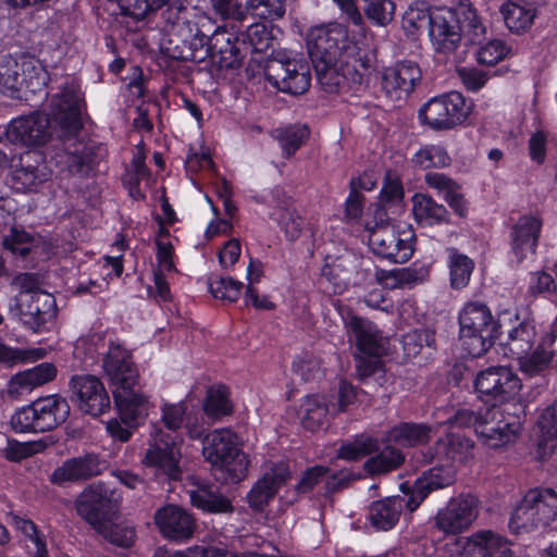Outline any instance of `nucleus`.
Here are the masks:
<instances>
[{
  "instance_id": "obj_29",
  "label": "nucleus",
  "mask_w": 557,
  "mask_h": 557,
  "mask_svg": "<svg viewBox=\"0 0 557 557\" xmlns=\"http://www.w3.org/2000/svg\"><path fill=\"white\" fill-rule=\"evenodd\" d=\"M114 405L124 423H141L148 416L149 400L138 385H126L112 389Z\"/></svg>"
},
{
  "instance_id": "obj_10",
  "label": "nucleus",
  "mask_w": 557,
  "mask_h": 557,
  "mask_svg": "<svg viewBox=\"0 0 557 557\" xmlns=\"http://www.w3.org/2000/svg\"><path fill=\"white\" fill-rule=\"evenodd\" d=\"M47 72L33 61L18 63L12 57H4L0 61V92L11 97L21 98L23 86L30 92L44 91L47 84Z\"/></svg>"
},
{
  "instance_id": "obj_24",
  "label": "nucleus",
  "mask_w": 557,
  "mask_h": 557,
  "mask_svg": "<svg viewBox=\"0 0 557 557\" xmlns=\"http://www.w3.org/2000/svg\"><path fill=\"white\" fill-rule=\"evenodd\" d=\"M102 368L112 388L138 385L139 374L131 352L120 344L112 343L106 354Z\"/></svg>"
},
{
  "instance_id": "obj_38",
  "label": "nucleus",
  "mask_w": 557,
  "mask_h": 557,
  "mask_svg": "<svg viewBox=\"0 0 557 557\" xmlns=\"http://www.w3.org/2000/svg\"><path fill=\"white\" fill-rule=\"evenodd\" d=\"M455 480L456 473L454 467L438 463V466L429 470L423 480H420L416 484V495L411 497H414L416 502L420 504L431 491L449 486Z\"/></svg>"
},
{
  "instance_id": "obj_18",
  "label": "nucleus",
  "mask_w": 557,
  "mask_h": 557,
  "mask_svg": "<svg viewBox=\"0 0 557 557\" xmlns=\"http://www.w3.org/2000/svg\"><path fill=\"white\" fill-rule=\"evenodd\" d=\"M479 515V499L471 494L451 498L435 516V525L446 534H458L467 530Z\"/></svg>"
},
{
  "instance_id": "obj_53",
  "label": "nucleus",
  "mask_w": 557,
  "mask_h": 557,
  "mask_svg": "<svg viewBox=\"0 0 557 557\" xmlns=\"http://www.w3.org/2000/svg\"><path fill=\"white\" fill-rule=\"evenodd\" d=\"M245 9L261 20H278L285 14V0H247Z\"/></svg>"
},
{
  "instance_id": "obj_62",
  "label": "nucleus",
  "mask_w": 557,
  "mask_h": 557,
  "mask_svg": "<svg viewBox=\"0 0 557 557\" xmlns=\"http://www.w3.org/2000/svg\"><path fill=\"white\" fill-rule=\"evenodd\" d=\"M461 557H492V550H490V530L472 534L466 543L465 553Z\"/></svg>"
},
{
  "instance_id": "obj_20",
  "label": "nucleus",
  "mask_w": 557,
  "mask_h": 557,
  "mask_svg": "<svg viewBox=\"0 0 557 557\" xmlns=\"http://www.w3.org/2000/svg\"><path fill=\"white\" fill-rule=\"evenodd\" d=\"M14 307L18 320L28 329L38 332L55 318V300L49 293H38L37 296L16 295Z\"/></svg>"
},
{
  "instance_id": "obj_7",
  "label": "nucleus",
  "mask_w": 557,
  "mask_h": 557,
  "mask_svg": "<svg viewBox=\"0 0 557 557\" xmlns=\"http://www.w3.org/2000/svg\"><path fill=\"white\" fill-rule=\"evenodd\" d=\"M202 455L212 466L226 471L232 481H240L247 474L248 457L238 448L236 435L228 429L215 430L207 435Z\"/></svg>"
},
{
  "instance_id": "obj_9",
  "label": "nucleus",
  "mask_w": 557,
  "mask_h": 557,
  "mask_svg": "<svg viewBox=\"0 0 557 557\" xmlns=\"http://www.w3.org/2000/svg\"><path fill=\"white\" fill-rule=\"evenodd\" d=\"M121 495L108 484L98 482L85 487L75 500L77 515L92 527L110 522L120 506Z\"/></svg>"
},
{
  "instance_id": "obj_4",
  "label": "nucleus",
  "mask_w": 557,
  "mask_h": 557,
  "mask_svg": "<svg viewBox=\"0 0 557 557\" xmlns=\"http://www.w3.org/2000/svg\"><path fill=\"white\" fill-rule=\"evenodd\" d=\"M524 406L521 401L493 405L482 411L476 435L490 448H499L518 437L524 421Z\"/></svg>"
},
{
  "instance_id": "obj_61",
  "label": "nucleus",
  "mask_w": 557,
  "mask_h": 557,
  "mask_svg": "<svg viewBox=\"0 0 557 557\" xmlns=\"http://www.w3.org/2000/svg\"><path fill=\"white\" fill-rule=\"evenodd\" d=\"M359 188L371 189L362 182L361 177L350 181V193L345 205L346 216L349 219H358L362 213L363 195L359 191Z\"/></svg>"
},
{
  "instance_id": "obj_11",
  "label": "nucleus",
  "mask_w": 557,
  "mask_h": 557,
  "mask_svg": "<svg viewBox=\"0 0 557 557\" xmlns=\"http://www.w3.org/2000/svg\"><path fill=\"white\" fill-rule=\"evenodd\" d=\"M181 457V449L175 437L154 426L150 434L148 449L141 460L143 465L152 468L159 478L178 481L182 476Z\"/></svg>"
},
{
  "instance_id": "obj_57",
  "label": "nucleus",
  "mask_w": 557,
  "mask_h": 557,
  "mask_svg": "<svg viewBox=\"0 0 557 557\" xmlns=\"http://www.w3.org/2000/svg\"><path fill=\"white\" fill-rule=\"evenodd\" d=\"M122 15L143 20L148 13L161 9L159 0H115Z\"/></svg>"
},
{
  "instance_id": "obj_19",
  "label": "nucleus",
  "mask_w": 557,
  "mask_h": 557,
  "mask_svg": "<svg viewBox=\"0 0 557 557\" xmlns=\"http://www.w3.org/2000/svg\"><path fill=\"white\" fill-rule=\"evenodd\" d=\"M412 235L400 234L394 226L375 227L369 233L368 243L374 255L394 263H405L413 253Z\"/></svg>"
},
{
  "instance_id": "obj_35",
  "label": "nucleus",
  "mask_w": 557,
  "mask_h": 557,
  "mask_svg": "<svg viewBox=\"0 0 557 557\" xmlns=\"http://www.w3.org/2000/svg\"><path fill=\"white\" fill-rule=\"evenodd\" d=\"M540 230V220L532 216H522L515 224L511 232L512 251L518 261H521L528 253H534Z\"/></svg>"
},
{
  "instance_id": "obj_41",
  "label": "nucleus",
  "mask_w": 557,
  "mask_h": 557,
  "mask_svg": "<svg viewBox=\"0 0 557 557\" xmlns=\"http://www.w3.org/2000/svg\"><path fill=\"white\" fill-rule=\"evenodd\" d=\"M385 448L377 455L370 457L364 462V470L372 474H384L398 469L405 461L401 450L393 447V444H385Z\"/></svg>"
},
{
  "instance_id": "obj_23",
  "label": "nucleus",
  "mask_w": 557,
  "mask_h": 557,
  "mask_svg": "<svg viewBox=\"0 0 557 557\" xmlns=\"http://www.w3.org/2000/svg\"><path fill=\"white\" fill-rule=\"evenodd\" d=\"M422 72L418 63L404 60L386 67L382 75V88L391 99L409 96L421 82Z\"/></svg>"
},
{
  "instance_id": "obj_26",
  "label": "nucleus",
  "mask_w": 557,
  "mask_h": 557,
  "mask_svg": "<svg viewBox=\"0 0 557 557\" xmlns=\"http://www.w3.org/2000/svg\"><path fill=\"white\" fill-rule=\"evenodd\" d=\"M290 479V470L287 463H272L262 476L257 481L248 494V503L251 508L261 510L277 493L278 488Z\"/></svg>"
},
{
  "instance_id": "obj_28",
  "label": "nucleus",
  "mask_w": 557,
  "mask_h": 557,
  "mask_svg": "<svg viewBox=\"0 0 557 557\" xmlns=\"http://www.w3.org/2000/svg\"><path fill=\"white\" fill-rule=\"evenodd\" d=\"M458 21L451 9H438L431 16L429 35L437 52H454L460 44Z\"/></svg>"
},
{
  "instance_id": "obj_40",
  "label": "nucleus",
  "mask_w": 557,
  "mask_h": 557,
  "mask_svg": "<svg viewBox=\"0 0 557 557\" xmlns=\"http://www.w3.org/2000/svg\"><path fill=\"white\" fill-rule=\"evenodd\" d=\"M554 341L555 335L552 333L531 355L528 352L517 358L519 360L520 370L529 376H534L544 372L548 368L554 356V351L548 349L546 345L553 344Z\"/></svg>"
},
{
  "instance_id": "obj_1",
  "label": "nucleus",
  "mask_w": 557,
  "mask_h": 557,
  "mask_svg": "<svg viewBox=\"0 0 557 557\" xmlns=\"http://www.w3.org/2000/svg\"><path fill=\"white\" fill-rule=\"evenodd\" d=\"M52 121L59 125L63 135L67 137L65 164L71 174L87 175L92 169L91 149L83 144L70 143L83 126L82 98L74 89H64L53 97L51 102Z\"/></svg>"
},
{
  "instance_id": "obj_32",
  "label": "nucleus",
  "mask_w": 557,
  "mask_h": 557,
  "mask_svg": "<svg viewBox=\"0 0 557 557\" xmlns=\"http://www.w3.org/2000/svg\"><path fill=\"white\" fill-rule=\"evenodd\" d=\"M345 326L360 352L370 357H380L384 352L383 338L371 321L351 315L345 320Z\"/></svg>"
},
{
  "instance_id": "obj_14",
  "label": "nucleus",
  "mask_w": 557,
  "mask_h": 557,
  "mask_svg": "<svg viewBox=\"0 0 557 557\" xmlns=\"http://www.w3.org/2000/svg\"><path fill=\"white\" fill-rule=\"evenodd\" d=\"M474 388L483 401L504 405L511 403L521 388V381L511 368L490 367L476 374Z\"/></svg>"
},
{
  "instance_id": "obj_37",
  "label": "nucleus",
  "mask_w": 557,
  "mask_h": 557,
  "mask_svg": "<svg viewBox=\"0 0 557 557\" xmlns=\"http://www.w3.org/2000/svg\"><path fill=\"white\" fill-rule=\"evenodd\" d=\"M403 348L407 358L428 361L435 350V334L428 329L408 332L403 336Z\"/></svg>"
},
{
  "instance_id": "obj_36",
  "label": "nucleus",
  "mask_w": 557,
  "mask_h": 557,
  "mask_svg": "<svg viewBox=\"0 0 557 557\" xmlns=\"http://www.w3.org/2000/svg\"><path fill=\"white\" fill-rule=\"evenodd\" d=\"M431 432L426 424L403 422L386 431L381 443L412 447L426 443L431 438Z\"/></svg>"
},
{
  "instance_id": "obj_34",
  "label": "nucleus",
  "mask_w": 557,
  "mask_h": 557,
  "mask_svg": "<svg viewBox=\"0 0 557 557\" xmlns=\"http://www.w3.org/2000/svg\"><path fill=\"white\" fill-rule=\"evenodd\" d=\"M451 12L458 21V35L466 45H482L486 38V27L480 20L475 8L469 0L461 1Z\"/></svg>"
},
{
  "instance_id": "obj_5",
  "label": "nucleus",
  "mask_w": 557,
  "mask_h": 557,
  "mask_svg": "<svg viewBox=\"0 0 557 557\" xmlns=\"http://www.w3.org/2000/svg\"><path fill=\"white\" fill-rule=\"evenodd\" d=\"M69 414L67 400L59 395H49L15 410L10 423L18 433L48 432L65 422Z\"/></svg>"
},
{
  "instance_id": "obj_58",
  "label": "nucleus",
  "mask_w": 557,
  "mask_h": 557,
  "mask_svg": "<svg viewBox=\"0 0 557 557\" xmlns=\"http://www.w3.org/2000/svg\"><path fill=\"white\" fill-rule=\"evenodd\" d=\"M239 36L244 38V42L248 44V49L252 48L255 52H262L268 49L272 40L270 32L262 23L250 25L245 33Z\"/></svg>"
},
{
  "instance_id": "obj_25",
  "label": "nucleus",
  "mask_w": 557,
  "mask_h": 557,
  "mask_svg": "<svg viewBox=\"0 0 557 557\" xmlns=\"http://www.w3.org/2000/svg\"><path fill=\"white\" fill-rule=\"evenodd\" d=\"M50 176L51 172L42 157L35 151H28L22 154L20 164L11 172L10 184L17 191H35Z\"/></svg>"
},
{
  "instance_id": "obj_31",
  "label": "nucleus",
  "mask_w": 557,
  "mask_h": 557,
  "mask_svg": "<svg viewBox=\"0 0 557 557\" xmlns=\"http://www.w3.org/2000/svg\"><path fill=\"white\" fill-rule=\"evenodd\" d=\"M405 506H407L410 511H413L419 506V502H416L414 497H410L406 500L399 496L386 497L382 500L373 502L368 510V519L371 525L376 530L388 531L398 522Z\"/></svg>"
},
{
  "instance_id": "obj_22",
  "label": "nucleus",
  "mask_w": 557,
  "mask_h": 557,
  "mask_svg": "<svg viewBox=\"0 0 557 557\" xmlns=\"http://www.w3.org/2000/svg\"><path fill=\"white\" fill-rule=\"evenodd\" d=\"M473 447L474 443L465 435L447 433L423 453V460L454 467L456 462L466 463L472 457Z\"/></svg>"
},
{
  "instance_id": "obj_21",
  "label": "nucleus",
  "mask_w": 557,
  "mask_h": 557,
  "mask_svg": "<svg viewBox=\"0 0 557 557\" xmlns=\"http://www.w3.org/2000/svg\"><path fill=\"white\" fill-rule=\"evenodd\" d=\"M104 468L106 462L97 454L87 453L64 460L53 470L49 480L58 486L82 483L100 475Z\"/></svg>"
},
{
  "instance_id": "obj_17",
  "label": "nucleus",
  "mask_w": 557,
  "mask_h": 557,
  "mask_svg": "<svg viewBox=\"0 0 557 557\" xmlns=\"http://www.w3.org/2000/svg\"><path fill=\"white\" fill-rule=\"evenodd\" d=\"M346 28L338 23L312 27L307 36V47L312 63L338 61L344 54Z\"/></svg>"
},
{
  "instance_id": "obj_64",
  "label": "nucleus",
  "mask_w": 557,
  "mask_h": 557,
  "mask_svg": "<svg viewBox=\"0 0 557 557\" xmlns=\"http://www.w3.org/2000/svg\"><path fill=\"white\" fill-rule=\"evenodd\" d=\"M293 371L304 381H311L321 375V362L312 355H304L293 362Z\"/></svg>"
},
{
  "instance_id": "obj_39",
  "label": "nucleus",
  "mask_w": 557,
  "mask_h": 557,
  "mask_svg": "<svg viewBox=\"0 0 557 557\" xmlns=\"http://www.w3.org/2000/svg\"><path fill=\"white\" fill-rule=\"evenodd\" d=\"M412 211L419 222L428 224L447 223L449 212L447 209L435 202L430 196L416 194L412 198Z\"/></svg>"
},
{
  "instance_id": "obj_12",
  "label": "nucleus",
  "mask_w": 557,
  "mask_h": 557,
  "mask_svg": "<svg viewBox=\"0 0 557 557\" xmlns=\"http://www.w3.org/2000/svg\"><path fill=\"white\" fill-rule=\"evenodd\" d=\"M470 107L461 94L454 91L429 100L420 110L419 119L434 131L450 129L466 121Z\"/></svg>"
},
{
  "instance_id": "obj_30",
  "label": "nucleus",
  "mask_w": 557,
  "mask_h": 557,
  "mask_svg": "<svg viewBox=\"0 0 557 557\" xmlns=\"http://www.w3.org/2000/svg\"><path fill=\"white\" fill-rule=\"evenodd\" d=\"M341 70L346 75L347 86L356 91L366 89L374 72L373 57L360 49L348 48L345 54L338 60Z\"/></svg>"
},
{
  "instance_id": "obj_45",
  "label": "nucleus",
  "mask_w": 557,
  "mask_h": 557,
  "mask_svg": "<svg viewBox=\"0 0 557 557\" xmlns=\"http://www.w3.org/2000/svg\"><path fill=\"white\" fill-rule=\"evenodd\" d=\"M500 12L510 32L520 33L528 29L535 17V10L513 2L503 4Z\"/></svg>"
},
{
  "instance_id": "obj_8",
  "label": "nucleus",
  "mask_w": 557,
  "mask_h": 557,
  "mask_svg": "<svg viewBox=\"0 0 557 557\" xmlns=\"http://www.w3.org/2000/svg\"><path fill=\"white\" fill-rule=\"evenodd\" d=\"M202 47L193 50L194 59L187 61H203L210 58L211 62L221 70L236 69L243 63L248 52V44L239 34L219 27L214 33L208 36L201 30Z\"/></svg>"
},
{
  "instance_id": "obj_59",
  "label": "nucleus",
  "mask_w": 557,
  "mask_h": 557,
  "mask_svg": "<svg viewBox=\"0 0 557 557\" xmlns=\"http://www.w3.org/2000/svg\"><path fill=\"white\" fill-rule=\"evenodd\" d=\"M44 449L45 445L41 442L21 443L15 440H8L3 451L7 459L11 461H21L24 458L42 451Z\"/></svg>"
},
{
  "instance_id": "obj_2",
  "label": "nucleus",
  "mask_w": 557,
  "mask_h": 557,
  "mask_svg": "<svg viewBox=\"0 0 557 557\" xmlns=\"http://www.w3.org/2000/svg\"><path fill=\"white\" fill-rule=\"evenodd\" d=\"M164 21L161 39L162 52L173 60L194 59L193 50L202 47L201 27L188 18L182 4L171 3L162 11Z\"/></svg>"
},
{
  "instance_id": "obj_56",
  "label": "nucleus",
  "mask_w": 557,
  "mask_h": 557,
  "mask_svg": "<svg viewBox=\"0 0 557 557\" xmlns=\"http://www.w3.org/2000/svg\"><path fill=\"white\" fill-rule=\"evenodd\" d=\"M354 260L350 257L326 258L322 268V276L335 285L345 284Z\"/></svg>"
},
{
  "instance_id": "obj_13",
  "label": "nucleus",
  "mask_w": 557,
  "mask_h": 557,
  "mask_svg": "<svg viewBox=\"0 0 557 557\" xmlns=\"http://www.w3.org/2000/svg\"><path fill=\"white\" fill-rule=\"evenodd\" d=\"M267 81L282 92L305 94L310 87V71L305 62L290 58H272L264 66Z\"/></svg>"
},
{
  "instance_id": "obj_52",
  "label": "nucleus",
  "mask_w": 557,
  "mask_h": 557,
  "mask_svg": "<svg viewBox=\"0 0 557 557\" xmlns=\"http://www.w3.org/2000/svg\"><path fill=\"white\" fill-rule=\"evenodd\" d=\"M412 162L422 169L443 168L449 164L450 158L442 146L428 145L414 153Z\"/></svg>"
},
{
  "instance_id": "obj_55",
  "label": "nucleus",
  "mask_w": 557,
  "mask_h": 557,
  "mask_svg": "<svg viewBox=\"0 0 557 557\" xmlns=\"http://www.w3.org/2000/svg\"><path fill=\"white\" fill-rule=\"evenodd\" d=\"M209 290L216 299L230 302L236 301L243 288V283L232 277H209Z\"/></svg>"
},
{
  "instance_id": "obj_47",
  "label": "nucleus",
  "mask_w": 557,
  "mask_h": 557,
  "mask_svg": "<svg viewBox=\"0 0 557 557\" xmlns=\"http://www.w3.org/2000/svg\"><path fill=\"white\" fill-rule=\"evenodd\" d=\"M375 278L381 285L389 289L410 287L421 281L418 271L411 268L379 269L375 272Z\"/></svg>"
},
{
  "instance_id": "obj_27",
  "label": "nucleus",
  "mask_w": 557,
  "mask_h": 557,
  "mask_svg": "<svg viewBox=\"0 0 557 557\" xmlns=\"http://www.w3.org/2000/svg\"><path fill=\"white\" fill-rule=\"evenodd\" d=\"M154 522L164 537L175 541L189 539L196 528L193 516L175 505L158 509L154 513Z\"/></svg>"
},
{
  "instance_id": "obj_54",
  "label": "nucleus",
  "mask_w": 557,
  "mask_h": 557,
  "mask_svg": "<svg viewBox=\"0 0 557 557\" xmlns=\"http://www.w3.org/2000/svg\"><path fill=\"white\" fill-rule=\"evenodd\" d=\"M431 16L425 8L410 5L403 15L401 27L408 36H416L420 30L430 28Z\"/></svg>"
},
{
  "instance_id": "obj_15",
  "label": "nucleus",
  "mask_w": 557,
  "mask_h": 557,
  "mask_svg": "<svg viewBox=\"0 0 557 557\" xmlns=\"http://www.w3.org/2000/svg\"><path fill=\"white\" fill-rule=\"evenodd\" d=\"M69 385L71 400L82 412L99 417L109 411L110 396L99 377L91 374L74 375Z\"/></svg>"
},
{
  "instance_id": "obj_42",
  "label": "nucleus",
  "mask_w": 557,
  "mask_h": 557,
  "mask_svg": "<svg viewBox=\"0 0 557 557\" xmlns=\"http://www.w3.org/2000/svg\"><path fill=\"white\" fill-rule=\"evenodd\" d=\"M535 336L534 325L529 322H521L518 326L508 331L507 341L503 344L512 356L519 358L531 350Z\"/></svg>"
},
{
  "instance_id": "obj_49",
  "label": "nucleus",
  "mask_w": 557,
  "mask_h": 557,
  "mask_svg": "<svg viewBox=\"0 0 557 557\" xmlns=\"http://www.w3.org/2000/svg\"><path fill=\"white\" fill-rule=\"evenodd\" d=\"M308 136V129L300 126L278 128L274 132V137L278 140L286 158L292 157L301 147Z\"/></svg>"
},
{
  "instance_id": "obj_6",
  "label": "nucleus",
  "mask_w": 557,
  "mask_h": 557,
  "mask_svg": "<svg viewBox=\"0 0 557 557\" xmlns=\"http://www.w3.org/2000/svg\"><path fill=\"white\" fill-rule=\"evenodd\" d=\"M557 517V493L552 488L530 490L515 508L509 528L531 532L549 525Z\"/></svg>"
},
{
  "instance_id": "obj_60",
  "label": "nucleus",
  "mask_w": 557,
  "mask_h": 557,
  "mask_svg": "<svg viewBox=\"0 0 557 557\" xmlns=\"http://www.w3.org/2000/svg\"><path fill=\"white\" fill-rule=\"evenodd\" d=\"M394 13L395 4L391 0H369L366 8L368 18L381 26L388 24Z\"/></svg>"
},
{
  "instance_id": "obj_16",
  "label": "nucleus",
  "mask_w": 557,
  "mask_h": 557,
  "mask_svg": "<svg viewBox=\"0 0 557 557\" xmlns=\"http://www.w3.org/2000/svg\"><path fill=\"white\" fill-rule=\"evenodd\" d=\"M1 132L13 145L39 147L51 137V120L47 114L34 111L13 119Z\"/></svg>"
},
{
  "instance_id": "obj_46",
  "label": "nucleus",
  "mask_w": 557,
  "mask_h": 557,
  "mask_svg": "<svg viewBox=\"0 0 557 557\" xmlns=\"http://www.w3.org/2000/svg\"><path fill=\"white\" fill-rule=\"evenodd\" d=\"M380 450V441L367 434L357 435L351 442L344 443L337 450V457L344 460H358Z\"/></svg>"
},
{
  "instance_id": "obj_33",
  "label": "nucleus",
  "mask_w": 557,
  "mask_h": 557,
  "mask_svg": "<svg viewBox=\"0 0 557 557\" xmlns=\"http://www.w3.org/2000/svg\"><path fill=\"white\" fill-rule=\"evenodd\" d=\"M194 507L209 513H230L234 507L216 486L196 481L187 491Z\"/></svg>"
},
{
  "instance_id": "obj_44",
  "label": "nucleus",
  "mask_w": 557,
  "mask_h": 557,
  "mask_svg": "<svg viewBox=\"0 0 557 557\" xmlns=\"http://www.w3.org/2000/svg\"><path fill=\"white\" fill-rule=\"evenodd\" d=\"M317 77L326 92H336L347 85L346 75L341 70V62H329V60L313 63Z\"/></svg>"
},
{
  "instance_id": "obj_51",
  "label": "nucleus",
  "mask_w": 557,
  "mask_h": 557,
  "mask_svg": "<svg viewBox=\"0 0 557 557\" xmlns=\"http://www.w3.org/2000/svg\"><path fill=\"white\" fill-rule=\"evenodd\" d=\"M95 531L115 546L128 548L135 542V529L131 525L104 522L101 528H97Z\"/></svg>"
},
{
  "instance_id": "obj_43",
  "label": "nucleus",
  "mask_w": 557,
  "mask_h": 557,
  "mask_svg": "<svg viewBox=\"0 0 557 557\" xmlns=\"http://www.w3.org/2000/svg\"><path fill=\"white\" fill-rule=\"evenodd\" d=\"M329 412H332L331 408L318 396H307L299 409L301 424L314 432L323 424Z\"/></svg>"
},
{
  "instance_id": "obj_50",
  "label": "nucleus",
  "mask_w": 557,
  "mask_h": 557,
  "mask_svg": "<svg viewBox=\"0 0 557 557\" xmlns=\"http://www.w3.org/2000/svg\"><path fill=\"white\" fill-rule=\"evenodd\" d=\"M205 412L209 417L219 418L232 411L228 401V389L224 385L212 386L208 389L203 405Z\"/></svg>"
},
{
  "instance_id": "obj_63",
  "label": "nucleus",
  "mask_w": 557,
  "mask_h": 557,
  "mask_svg": "<svg viewBox=\"0 0 557 557\" xmlns=\"http://www.w3.org/2000/svg\"><path fill=\"white\" fill-rule=\"evenodd\" d=\"M507 51L502 40L493 39L479 48L476 60L480 64L495 65L505 58Z\"/></svg>"
},
{
  "instance_id": "obj_3",
  "label": "nucleus",
  "mask_w": 557,
  "mask_h": 557,
  "mask_svg": "<svg viewBox=\"0 0 557 557\" xmlns=\"http://www.w3.org/2000/svg\"><path fill=\"white\" fill-rule=\"evenodd\" d=\"M459 342L473 358L483 356L502 334V325L484 304L470 302L459 314Z\"/></svg>"
},
{
  "instance_id": "obj_48",
  "label": "nucleus",
  "mask_w": 557,
  "mask_h": 557,
  "mask_svg": "<svg viewBox=\"0 0 557 557\" xmlns=\"http://www.w3.org/2000/svg\"><path fill=\"white\" fill-rule=\"evenodd\" d=\"M473 261L466 255L453 250L449 258L450 284L455 289L466 287L473 271Z\"/></svg>"
}]
</instances>
